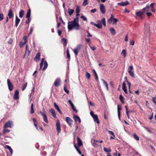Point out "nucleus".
<instances>
[{"instance_id": "obj_38", "label": "nucleus", "mask_w": 156, "mask_h": 156, "mask_svg": "<svg viewBox=\"0 0 156 156\" xmlns=\"http://www.w3.org/2000/svg\"><path fill=\"white\" fill-rule=\"evenodd\" d=\"M93 72L94 74V76L95 77V79L97 81H98V76L97 74V73L94 69L93 70Z\"/></svg>"}, {"instance_id": "obj_32", "label": "nucleus", "mask_w": 156, "mask_h": 156, "mask_svg": "<svg viewBox=\"0 0 156 156\" xmlns=\"http://www.w3.org/2000/svg\"><path fill=\"white\" fill-rule=\"evenodd\" d=\"M33 121L34 123V125L36 128H37V129H38L37 126V122L36 119L35 118H33Z\"/></svg>"}, {"instance_id": "obj_37", "label": "nucleus", "mask_w": 156, "mask_h": 156, "mask_svg": "<svg viewBox=\"0 0 156 156\" xmlns=\"http://www.w3.org/2000/svg\"><path fill=\"white\" fill-rule=\"evenodd\" d=\"M30 9H29L27 12V13L26 14V17L27 18H30Z\"/></svg>"}, {"instance_id": "obj_17", "label": "nucleus", "mask_w": 156, "mask_h": 156, "mask_svg": "<svg viewBox=\"0 0 156 156\" xmlns=\"http://www.w3.org/2000/svg\"><path fill=\"white\" fill-rule=\"evenodd\" d=\"M54 106L55 108L58 111V112H59V113L62 115V113L61 112V110H60L58 105L56 104L54 102Z\"/></svg>"}, {"instance_id": "obj_33", "label": "nucleus", "mask_w": 156, "mask_h": 156, "mask_svg": "<svg viewBox=\"0 0 156 156\" xmlns=\"http://www.w3.org/2000/svg\"><path fill=\"white\" fill-rule=\"evenodd\" d=\"M119 98L122 103L124 104V98L122 95H120Z\"/></svg>"}, {"instance_id": "obj_31", "label": "nucleus", "mask_w": 156, "mask_h": 156, "mask_svg": "<svg viewBox=\"0 0 156 156\" xmlns=\"http://www.w3.org/2000/svg\"><path fill=\"white\" fill-rule=\"evenodd\" d=\"M74 10L73 9H68V13L69 16H71L74 12Z\"/></svg>"}, {"instance_id": "obj_28", "label": "nucleus", "mask_w": 156, "mask_h": 156, "mask_svg": "<svg viewBox=\"0 0 156 156\" xmlns=\"http://www.w3.org/2000/svg\"><path fill=\"white\" fill-rule=\"evenodd\" d=\"M24 12L23 10H21L19 12V13L20 17V18L23 17V16L24 15Z\"/></svg>"}, {"instance_id": "obj_2", "label": "nucleus", "mask_w": 156, "mask_h": 156, "mask_svg": "<svg viewBox=\"0 0 156 156\" xmlns=\"http://www.w3.org/2000/svg\"><path fill=\"white\" fill-rule=\"evenodd\" d=\"M97 24H96V27L98 29H101L102 28V23L105 27L106 26L105 19V18H102L101 20V21L97 20Z\"/></svg>"}, {"instance_id": "obj_27", "label": "nucleus", "mask_w": 156, "mask_h": 156, "mask_svg": "<svg viewBox=\"0 0 156 156\" xmlns=\"http://www.w3.org/2000/svg\"><path fill=\"white\" fill-rule=\"evenodd\" d=\"M110 31L111 34L112 35H115L116 34V32L114 29L113 27H111L110 28Z\"/></svg>"}, {"instance_id": "obj_12", "label": "nucleus", "mask_w": 156, "mask_h": 156, "mask_svg": "<svg viewBox=\"0 0 156 156\" xmlns=\"http://www.w3.org/2000/svg\"><path fill=\"white\" fill-rule=\"evenodd\" d=\"M66 120L69 126L70 127H71L73 120L70 117H66Z\"/></svg>"}, {"instance_id": "obj_24", "label": "nucleus", "mask_w": 156, "mask_h": 156, "mask_svg": "<svg viewBox=\"0 0 156 156\" xmlns=\"http://www.w3.org/2000/svg\"><path fill=\"white\" fill-rule=\"evenodd\" d=\"M149 4H147L146 7L144 8L142 10L144 11V13H145L146 12H148L149 11Z\"/></svg>"}, {"instance_id": "obj_3", "label": "nucleus", "mask_w": 156, "mask_h": 156, "mask_svg": "<svg viewBox=\"0 0 156 156\" xmlns=\"http://www.w3.org/2000/svg\"><path fill=\"white\" fill-rule=\"evenodd\" d=\"M113 17V15H111L110 18L108 20V21L109 23H111L112 22L113 24L116 25L118 20L117 19L114 18Z\"/></svg>"}, {"instance_id": "obj_62", "label": "nucleus", "mask_w": 156, "mask_h": 156, "mask_svg": "<svg viewBox=\"0 0 156 156\" xmlns=\"http://www.w3.org/2000/svg\"><path fill=\"white\" fill-rule=\"evenodd\" d=\"M13 42L12 40L10 39V40L8 41V44H11Z\"/></svg>"}, {"instance_id": "obj_7", "label": "nucleus", "mask_w": 156, "mask_h": 156, "mask_svg": "<svg viewBox=\"0 0 156 156\" xmlns=\"http://www.w3.org/2000/svg\"><path fill=\"white\" fill-rule=\"evenodd\" d=\"M12 123L13 122L12 121L10 120L8 121L5 123L4 128H6L8 127H12L13 126Z\"/></svg>"}, {"instance_id": "obj_60", "label": "nucleus", "mask_w": 156, "mask_h": 156, "mask_svg": "<svg viewBox=\"0 0 156 156\" xmlns=\"http://www.w3.org/2000/svg\"><path fill=\"white\" fill-rule=\"evenodd\" d=\"M9 131H10V130L9 129H5L3 130V133H8V132H9Z\"/></svg>"}, {"instance_id": "obj_20", "label": "nucleus", "mask_w": 156, "mask_h": 156, "mask_svg": "<svg viewBox=\"0 0 156 156\" xmlns=\"http://www.w3.org/2000/svg\"><path fill=\"white\" fill-rule=\"evenodd\" d=\"M77 144L78 145L79 147L83 145V143L81 140L79 138V137H77Z\"/></svg>"}, {"instance_id": "obj_51", "label": "nucleus", "mask_w": 156, "mask_h": 156, "mask_svg": "<svg viewBox=\"0 0 156 156\" xmlns=\"http://www.w3.org/2000/svg\"><path fill=\"white\" fill-rule=\"evenodd\" d=\"M27 20L26 21V24H29L30 22L31 19L30 18H27Z\"/></svg>"}, {"instance_id": "obj_41", "label": "nucleus", "mask_w": 156, "mask_h": 156, "mask_svg": "<svg viewBox=\"0 0 156 156\" xmlns=\"http://www.w3.org/2000/svg\"><path fill=\"white\" fill-rule=\"evenodd\" d=\"M43 112H40L42 116L43 117L44 116H46V115H45V111L44 109L43 108Z\"/></svg>"}, {"instance_id": "obj_18", "label": "nucleus", "mask_w": 156, "mask_h": 156, "mask_svg": "<svg viewBox=\"0 0 156 156\" xmlns=\"http://www.w3.org/2000/svg\"><path fill=\"white\" fill-rule=\"evenodd\" d=\"M142 11L138 12H136V16H139L140 17L142 16L144 14V11L142 10Z\"/></svg>"}, {"instance_id": "obj_50", "label": "nucleus", "mask_w": 156, "mask_h": 156, "mask_svg": "<svg viewBox=\"0 0 156 156\" xmlns=\"http://www.w3.org/2000/svg\"><path fill=\"white\" fill-rule=\"evenodd\" d=\"M23 39L24 41V42H25V43H26L27 41V37L26 36H24L23 37Z\"/></svg>"}, {"instance_id": "obj_13", "label": "nucleus", "mask_w": 156, "mask_h": 156, "mask_svg": "<svg viewBox=\"0 0 156 156\" xmlns=\"http://www.w3.org/2000/svg\"><path fill=\"white\" fill-rule=\"evenodd\" d=\"M129 4V2L128 1L122 2H121L118 3L117 4L120 6H124L127 5Z\"/></svg>"}, {"instance_id": "obj_57", "label": "nucleus", "mask_w": 156, "mask_h": 156, "mask_svg": "<svg viewBox=\"0 0 156 156\" xmlns=\"http://www.w3.org/2000/svg\"><path fill=\"white\" fill-rule=\"evenodd\" d=\"M152 101L156 105V96L152 98Z\"/></svg>"}, {"instance_id": "obj_29", "label": "nucleus", "mask_w": 156, "mask_h": 156, "mask_svg": "<svg viewBox=\"0 0 156 156\" xmlns=\"http://www.w3.org/2000/svg\"><path fill=\"white\" fill-rule=\"evenodd\" d=\"M150 31V30L149 28L147 27H146L145 29L144 33L145 35L149 33Z\"/></svg>"}, {"instance_id": "obj_16", "label": "nucleus", "mask_w": 156, "mask_h": 156, "mask_svg": "<svg viewBox=\"0 0 156 156\" xmlns=\"http://www.w3.org/2000/svg\"><path fill=\"white\" fill-rule=\"evenodd\" d=\"M19 91L17 90H16L15 91V94L13 96L14 98V99L16 100L19 98Z\"/></svg>"}, {"instance_id": "obj_14", "label": "nucleus", "mask_w": 156, "mask_h": 156, "mask_svg": "<svg viewBox=\"0 0 156 156\" xmlns=\"http://www.w3.org/2000/svg\"><path fill=\"white\" fill-rule=\"evenodd\" d=\"M100 9L102 14H104L105 13V7L103 4H101L100 5Z\"/></svg>"}, {"instance_id": "obj_42", "label": "nucleus", "mask_w": 156, "mask_h": 156, "mask_svg": "<svg viewBox=\"0 0 156 156\" xmlns=\"http://www.w3.org/2000/svg\"><path fill=\"white\" fill-rule=\"evenodd\" d=\"M125 81L127 83L129 89H130V85H131V83H130L127 80V78L126 77H125Z\"/></svg>"}, {"instance_id": "obj_53", "label": "nucleus", "mask_w": 156, "mask_h": 156, "mask_svg": "<svg viewBox=\"0 0 156 156\" xmlns=\"http://www.w3.org/2000/svg\"><path fill=\"white\" fill-rule=\"evenodd\" d=\"M118 113H120V111L121 110V107H120L119 105H117Z\"/></svg>"}, {"instance_id": "obj_26", "label": "nucleus", "mask_w": 156, "mask_h": 156, "mask_svg": "<svg viewBox=\"0 0 156 156\" xmlns=\"http://www.w3.org/2000/svg\"><path fill=\"white\" fill-rule=\"evenodd\" d=\"M62 43L63 44L64 46L65 47L67 44V40L65 38H63L61 40Z\"/></svg>"}, {"instance_id": "obj_4", "label": "nucleus", "mask_w": 156, "mask_h": 156, "mask_svg": "<svg viewBox=\"0 0 156 156\" xmlns=\"http://www.w3.org/2000/svg\"><path fill=\"white\" fill-rule=\"evenodd\" d=\"M90 113L91 116L93 118L94 122L99 124L100 123V122L98 115L94 114L93 111H91Z\"/></svg>"}, {"instance_id": "obj_43", "label": "nucleus", "mask_w": 156, "mask_h": 156, "mask_svg": "<svg viewBox=\"0 0 156 156\" xmlns=\"http://www.w3.org/2000/svg\"><path fill=\"white\" fill-rule=\"evenodd\" d=\"M133 137L134 138L137 140H139V137L137 136V135L136 134L134 133L133 135Z\"/></svg>"}, {"instance_id": "obj_34", "label": "nucleus", "mask_w": 156, "mask_h": 156, "mask_svg": "<svg viewBox=\"0 0 156 156\" xmlns=\"http://www.w3.org/2000/svg\"><path fill=\"white\" fill-rule=\"evenodd\" d=\"M33 106V103H32L31 105V110L30 111V113L31 114L34 113V112Z\"/></svg>"}, {"instance_id": "obj_36", "label": "nucleus", "mask_w": 156, "mask_h": 156, "mask_svg": "<svg viewBox=\"0 0 156 156\" xmlns=\"http://www.w3.org/2000/svg\"><path fill=\"white\" fill-rule=\"evenodd\" d=\"M85 76L88 80H90V74L87 72H86Z\"/></svg>"}, {"instance_id": "obj_49", "label": "nucleus", "mask_w": 156, "mask_h": 156, "mask_svg": "<svg viewBox=\"0 0 156 156\" xmlns=\"http://www.w3.org/2000/svg\"><path fill=\"white\" fill-rule=\"evenodd\" d=\"M122 54H123L124 55V57H125L126 56V51L125 49H123L122 52H121Z\"/></svg>"}, {"instance_id": "obj_56", "label": "nucleus", "mask_w": 156, "mask_h": 156, "mask_svg": "<svg viewBox=\"0 0 156 156\" xmlns=\"http://www.w3.org/2000/svg\"><path fill=\"white\" fill-rule=\"evenodd\" d=\"M80 9L79 6H77L76 9V13H79L80 12Z\"/></svg>"}, {"instance_id": "obj_8", "label": "nucleus", "mask_w": 156, "mask_h": 156, "mask_svg": "<svg viewBox=\"0 0 156 156\" xmlns=\"http://www.w3.org/2000/svg\"><path fill=\"white\" fill-rule=\"evenodd\" d=\"M7 82L9 90L10 91H12L13 88V85L12 83L11 82L10 79H8Z\"/></svg>"}, {"instance_id": "obj_39", "label": "nucleus", "mask_w": 156, "mask_h": 156, "mask_svg": "<svg viewBox=\"0 0 156 156\" xmlns=\"http://www.w3.org/2000/svg\"><path fill=\"white\" fill-rule=\"evenodd\" d=\"M88 4V2L87 0H84L83 2V3L82 5L85 6Z\"/></svg>"}, {"instance_id": "obj_61", "label": "nucleus", "mask_w": 156, "mask_h": 156, "mask_svg": "<svg viewBox=\"0 0 156 156\" xmlns=\"http://www.w3.org/2000/svg\"><path fill=\"white\" fill-rule=\"evenodd\" d=\"M97 11V9H91L90 10V12L92 13H94L96 12Z\"/></svg>"}, {"instance_id": "obj_23", "label": "nucleus", "mask_w": 156, "mask_h": 156, "mask_svg": "<svg viewBox=\"0 0 156 156\" xmlns=\"http://www.w3.org/2000/svg\"><path fill=\"white\" fill-rule=\"evenodd\" d=\"M73 119L75 122H76L77 120L79 121L80 123L81 122V120L80 117L77 115H74L73 116Z\"/></svg>"}, {"instance_id": "obj_5", "label": "nucleus", "mask_w": 156, "mask_h": 156, "mask_svg": "<svg viewBox=\"0 0 156 156\" xmlns=\"http://www.w3.org/2000/svg\"><path fill=\"white\" fill-rule=\"evenodd\" d=\"M133 66H129L128 68V72L130 76L133 77L134 76V74L133 72Z\"/></svg>"}, {"instance_id": "obj_44", "label": "nucleus", "mask_w": 156, "mask_h": 156, "mask_svg": "<svg viewBox=\"0 0 156 156\" xmlns=\"http://www.w3.org/2000/svg\"><path fill=\"white\" fill-rule=\"evenodd\" d=\"M6 147H7V148L9 150V151H10L11 153V154H12V152H13V151H12V148H11V147L9 146H6Z\"/></svg>"}, {"instance_id": "obj_54", "label": "nucleus", "mask_w": 156, "mask_h": 156, "mask_svg": "<svg viewBox=\"0 0 156 156\" xmlns=\"http://www.w3.org/2000/svg\"><path fill=\"white\" fill-rule=\"evenodd\" d=\"M4 19V15L3 13H0V21Z\"/></svg>"}, {"instance_id": "obj_47", "label": "nucleus", "mask_w": 156, "mask_h": 156, "mask_svg": "<svg viewBox=\"0 0 156 156\" xmlns=\"http://www.w3.org/2000/svg\"><path fill=\"white\" fill-rule=\"evenodd\" d=\"M43 119L44 120L45 122L46 123H48V121L46 115L43 117Z\"/></svg>"}, {"instance_id": "obj_45", "label": "nucleus", "mask_w": 156, "mask_h": 156, "mask_svg": "<svg viewBox=\"0 0 156 156\" xmlns=\"http://www.w3.org/2000/svg\"><path fill=\"white\" fill-rule=\"evenodd\" d=\"M66 52H67V58L69 59H70V55L69 51V49L68 48L67 49Z\"/></svg>"}, {"instance_id": "obj_11", "label": "nucleus", "mask_w": 156, "mask_h": 156, "mask_svg": "<svg viewBox=\"0 0 156 156\" xmlns=\"http://www.w3.org/2000/svg\"><path fill=\"white\" fill-rule=\"evenodd\" d=\"M30 53V51L28 48V45L27 44L26 46V50L25 53L24 55V58L25 56H28L29 55Z\"/></svg>"}, {"instance_id": "obj_19", "label": "nucleus", "mask_w": 156, "mask_h": 156, "mask_svg": "<svg viewBox=\"0 0 156 156\" xmlns=\"http://www.w3.org/2000/svg\"><path fill=\"white\" fill-rule=\"evenodd\" d=\"M50 112L52 114V116L55 118H56V113L55 110L53 109H50L49 110Z\"/></svg>"}, {"instance_id": "obj_48", "label": "nucleus", "mask_w": 156, "mask_h": 156, "mask_svg": "<svg viewBox=\"0 0 156 156\" xmlns=\"http://www.w3.org/2000/svg\"><path fill=\"white\" fill-rule=\"evenodd\" d=\"M27 85V83L26 82L25 84L23 86L22 90L23 91L26 89Z\"/></svg>"}, {"instance_id": "obj_58", "label": "nucleus", "mask_w": 156, "mask_h": 156, "mask_svg": "<svg viewBox=\"0 0 156 156\" xmlns=\"http://www.w3.org/2000/svg\"><path fill=\"white\" fill-rule=\"evenodd\" d=\"M80 18L83 19V21H87V20L86 17H85V16H82L80 17Z\"/></svg>"}, {"instance_id": "obj_40", "label": "nucleus", "mask_w": 156, "mask_h": 156, "mask_svg": "<svg viewBox=\"0 0 156 156\" xmlns=\"http://www.w3.org/2000/svg\"><path fill=\"white\" fill-rule=\"evenodd\" d=\"M48 66V64L46 61H45L44 62V67L43 69V70H44L47 69Z\"/></svg>"}, {"instance_id": "obj_21", "label": "nucleus", "mask_w": 156, "mask_h": 156, "mask_svg": "<svg viewBox=\"0 0 156 156\" xmlns=\"http://www.w3.org/2000/svg\"><path fill=\"white\" fill-rule=\"evenodd\" d=\"M40 53L38 52L37 53L35 57L34 58V60L37 62H38L40 58Z\"/></svg>"}, {"instance_id": "obj_55", "label": "nucleus", "mask_w": 156, "mask_h": 156, "mask_svg": "<svg viewBox=\"0 0 156 156\" xmlns=\"http://www.w3.org/2000/svg\"><path fill=\"white\" fill-rule=\"evenodd\" d=\"M134 44V41L133 40L131 41L130 40L129 42V44L130 45H133Z\"/></svg>"}, {"instance_id": "obj_15", "label": "nucleus", "mask_w": 156, "mask_h": 156, "mask_svg": "<svg viewBox=\"0 0 156 156\" xmlns=\"http://www.w3.org/2000/svg\"><path fill=\"white\" fill-rule=\"evenodd\" d=\"M13 15L12 9L11 8H10L9 10V12L8 14V16H9V19H11L13 17Z\"/></svg>"}, {"instance_id": "obj_22", "label": "nucleus", "mask_w": 156, "mask_h": 156, "mask_svg": "<svg viewBox=\"0 0 156 156\" xmlns=\"http://www.w3.org/2000/svg\"><path fill=\"white\" fill-rule=\"evenodd\" d=\"M20 21V19L17 16H16L15 21V26L17 27Z\"/></svg>"}, {"instance_id": "obj_9", "label": "nucleus", "mask_w": 156, "mask_h": 156, "mask_svg": "<svg viewBox=\"0 0 156 156\" xmlns=\"http://www.w3.org/2000/svg\"><path fill=\"white\" fill-rule=\"evenodd\" d=\"M56 130L57 131L58 134L61 131L60 123L59 120H58L56 123Z\"/></svg>"}, {"instance_id": "obj_6", "label": "nucleus", "mask_w": 156, "mask_h": 156, "mask_svg": "<svg viewBox=\"0 0 156 156\" xmlns=\"http://www.w3.org/2000/svg\"><path fill=\"white\" fill-rule=\"evenodd\" d=\"M82 47V45L80 44H78L76 47L74 48V52L75 55H77L79 51L80 50L81 48Z\"/></svg>"}, {"instance_id": "obj_59", "label": "nucleus", "mask_w": 156, "mask_h": 156, "mask_svg": "<svg viewBox=\"0 0 156 156\" xmlns=\"http://www.w3.org/2000/svg\"><path fill=\"white\" fill-rule=\"evenodd\" d=\"M68 102L70 104V106H71V107L73 106L74 105L73 104L71 100H69L68 101Z\"/></svg>"}, {"instance_id": "obj_63", "label": "nucleus", "mask_w": 156, "mask_h": 156, "mask_svg": "<svg viewBox=\"0 0 156 156\" xmlns=\"http://www.w3.org/2000/svg\"><path fill=\"white\" fill-rule=\"evenodd\" d=\"M72 108L73 110L75 111L76 112H77V110L76 109V108L74 106V105L72 107Z\"/></svg>"}, {"instance_id": "obj_35", "label": "nucleus", "mask_w": 156, "mask_h": 156, "mask_svg": "<svg viewBox=\"0 0 156 156\" xmlns=\"http://www.w3.org/2000/svg\"><path fill=\"white\" fill-rule=\"evenodd\" d=\"M101 80L103 82L105 85V86L107 90H108V84L103 79H102Z\"/></svg>"}, {"instance_id": "obj_10", "label": "nucleus", "mask_w": 156, "mask_h": 156, "mask_svg": "<svg viewBox=\"0 0 156 156\" xmlns=\"http://www.w3.org/2000/svg\"><path fill=\"white\" fill-rule=\"evenodd\" d=\"M61 80L59 78H57L54 82V85L56 87H58L61 85Z\"/></svg>"}, {"instance_id": "obj_46", "label": "nucleus", "mask_w": 156, "mask_h": 156, "mask_svg": "<svg viewBox=\"0 0 156 156\" xmlns=\"http://www.w3.org/2000/svg\"><path fill=\"white\" fill-rule=\"evenodd\" d=\"M26 43H25V42H20V48H22L23 46H24Z\"/></svg>"}, {"instance_id": "obj_25", "label": "nucleus", "mask_w": 156, "mask_h": 156, "mask_svg": "<svg viewBox=\"0 0 156 156\" xmlns=\"http://www.w3.org/2000/svg\"><path fill=\"white\" fill-rule=\"evenodd\" d=\"M126 88V83L124 82L122 85V89L125 93L127 94V90Z\"/></svg>"}, {"instance_id": "obj_30", "label": "nucleus", "mask_w": 156, "mask_h": 156, "mask_svg": "<svg viewBox=\"0 0 156 156\" xmlns=\"http://www.w3.org/2000/svg\"><path fill=\"white\" fill-rule=\"evenodd\" d=\"M104 151L107 152H110L111 151V150L110 148H106L105 147H104L103 148Z\"/></svg>"}, {"instance_id": "obj_1", "label": "nucleus", "mask_w": 156, "mask_h": 156, "mask_svg": "<svg viewBox=\"0 0 156 156\" xmlns=\"http://www.w3.org/2000/svg\"><path fill=\"white\" fill-rule=\"evenodd\" d=\"M79 27L78 17L74 18L73 21L68 23V28L69 31L73 29H75L76 30H79L80 29Z\"/></svg>"}, {"instance_id": "obj_64", "label": "nucleus", "mask_w": 156, "mask_h": 156, "mask_svg": "<svg viewBox=\"0 0 156 156\" xmlns=\"http://www.w3.org/2000/svg\"><path fill=\"white\" fill-rule=\"evenodd\" d=\"M128 35L127 34L126 35L125 37V41H128Z\"/></svg>"}, {"instance_id": "obj_52", "label": "nucleus", "mask_w": 156, "mask_h": 156, "mask_svg": "<svg viewBox=\"0 0 156 156\" xmlns=\"http://www.w3.org/2000/svg\"><path fill=\"white\" fill-rule=\"evenodd\" d=\"M107 131L111 135H113L114 137H115V135L114 134V133L112 131L110 130H109L107 129Z\"/></svg>"}]
</instances>
